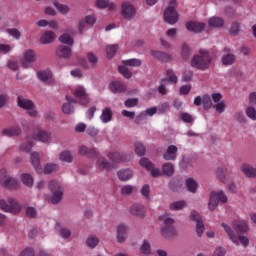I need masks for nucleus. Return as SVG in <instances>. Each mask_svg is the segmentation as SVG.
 <instances>
[{"label":"nucleus","instance_id":"f257e3e1","mask_svg":"<svg viewBox=\"0 0 256 256\" xmlns=\"http://www.w3.org/2000/svg\"><path fill=\"white\" fill-rule=\"evenodd\" d=\"M178 6L179 2L177 0H167V5L163 10L164 23H167L168 25H177V23H179Z\"/></svg>","mask_w":256,"mask_h":256},{"label":"nucleus","instance_id":"f03ea898","mask_svg":"<svg viewBox=\"0 0 256 256\" xmlns=\"http://www.w3.org/2000/svg\"><path fill=\"white\" fill-rule=\"evenodd\" d=\"M221 227L222 229H224V232L226 233L229 241H231L233 245H235L236 247L242 245L244 249H247V247H249V237L235 233L233 227L225 222L221 224Z\"/></svg>","mask_w":256,"mask_h":256},{"label":"nucleus","instance_id":"7ed1b4c3","mask_svg":"<svg viewBox=\"0 0 256 256\" xmlns=\"http://www.w3.org/2000/svg\"><path fill=\"white\" fill-rule=\"evenodd\" d=\"M48 189L51 193L50 203L52 205H59L61 201H63V195H65V188L63 187V183L59 180H50L48 182Z\"/></svg>","mask_w":256,"mask_h":256},{"label":"nucleus","instance_id":"20e7f679","mask_svg":"<svg viewBox=\"0 0 256 256\" xmlns=\"http://www.w3.org/2000/svg\"><path fill=\"white\" fill-rule=\"evenodd\" d=\"M200 55H195L191 60V67H195V69H199V71H207L209 69V65L213 61L211 55H209V51L205 49H201L199 51Z\"/></svg>","mask_w":256,"mask_h":256},{"label":"nucleus","instance_id":"39448f33","mask_svg":"<svg viewBox=\"0 0 256 256\" xmlns=\"http://www.w3.org/2000/svg\"><path fill=\"white\" fill-rule=\"evenodd\" d=\"M0 209L5 211V213H12V215H17L18 213H21L23 205L20 204L17 199L9 197L6 199H0Z\"/></svg>","mask_w":256,"mask_h":256},{"label":"nucleus","instance_id":"423d86ee","mask_svg":"<svg viewBox=\"0 0 256 256\" xmlns=\"http://www.w3.org/2000/svg\"><path fill=\"white\" fill-rule=\"evenodd\" d=\"M227 195L222 190L212 191L209 196L207 208L208 211H215L219 207V203H227Z\"/></svg>","mask_w":256,"mask_h":256},{"label":"nucleus","instance_id":"0eeeda50","mask_svg":"<svg viewBox=\"0 0 256 256\" xmlns=\"http://www.w3.org/2000/svg\"><path fill=\"white\" fill-rule=\"evenodd\" d=\"M120 15L124 21H133L137 17V7L129 1L122 2Z\"/></svg>","mask_w":256,"mask_h":256},{"label":"nucleus","instance_id":"6e6552de","mask_svg":"<svg viewBox=\"0 0 256 256\" xmlns=\"http://www.w3.org/2000/svg\"><path fill=\"white\" fill-rule=\"evenodd\" d=\"M73 96L75 97L77 103L80 105H89L91 99L89 98V92H87V88L84 85H76L73 89Z\"/></svg>","mask_w":256,"mask_h":256},{"label":"nucleus","instance_id":"1a4fd4ad","mask_svg":"<svg viewBox=\"0 0 256 256\" xmlns=\"http://www.w3.org/2000/svg\"><path fill=\"white\" fill-rule=\"evenodd\" d=\"M37 61V52L34 49L28 48L22 52L20 60L23 69H31V64Z\"/></svg>","mask_w":256,"mask_h":256},{"label":"nucleus","instance_id":"9d476101","mask_svg":"<svg viewBox=\"0 0 256 256\" xmlns=\"http://www.w3.org/2000/svg\"><path fill=\"white\" fill-rule=\"evenodd\" d=\"M17 103L21 109H24V111H26L29 117H37L38 112H37V108L35 107V103H33V101L23 96H19Z\"/></svg>","mask_w":256,"mask_h":256},{"label":"nucleus","instance_id":"9b49d317","mask_svg":"<svg viewBox=\"0 0 256 256\" xmlns=\"http://www.w3.org/2000/svg\"><path fill=\"white\" fill-rule=\"evenodd\" d=\"M75 35H77V30H75L73 26H70L58 37V41L62 43V45L73 47V45H75V38H73Z\"/></svg>","mask_w":256,"mask_h":256},{"label":"nucleus","instance_id":"f8f14e48","mask_svg":"<svg viewBox=\"0 0 256 256\" xmlns=\"http://www.w3.org/2000/svg\"><path fill=\"white\" fill-rule=\"evenodd\" d=\"M223 99V95L219 92H215L212 93V100L213 103H215L214 108L215 111H217L218 113H225V110L227 109V104L225 102V100H221Z\"/></svg>","mask_w":256,"mask_h":256},{"label":"nucleus","instance_id":"ddd939ff","mask_svg":"<svg viewBox=\"0 0 256 256\" xmlns=\"http://www.w3.org/2000/svg\"><path fill=\"white\" fill-rule=\"evenodd\" d=\"M2 177L0 179V185L2 187H7L8 189H13L19 185L17 178L10 177L5 170L1 171Z\"/></svg>","mask_w":256,"mask_h":256},{"label":"nucleus","instance_id":"4468645a","mask_svg":"<svg viewBox=\"0 0 256 256\" xmlns=\"http://www.w3.org/2000/svg\"><path fill=\"white\" fill-rule=\"evenodd\" d=\"M185 27L187 31H190L191 33H202V31H205L207 24L200 21L190 20L185 23Z\"/></svg>","mask_w":256,"mask_h":256},{"label":"nucleus","instance_id":"2eb2a0df","mask_svg":"<svg viewBox=\"0 0 256 256\" xmlns=\"http://www.w3.org/2000/svg\"><path fill=\"white\" fill-rule=\"evenodd\" d=\"M164 161H176L179 157V148L175 145H169L162 154Z\"/></svg>","mask_w":256,"mask_h":256},{"label":"nucleus","instance_id":"dca6fc26","mask_svg":"<svg viewBox=\"0 0 256 256\" xmlns=\"http://www.w3.org/2000/svg\"><path fill=\"white\" fill-rule=\"evenodd\" d=\"M65 100L67 101L62 105V112L65 113V115H71L72 113H75V104H77V99L73 98L71 95H66Z\"/></svg>","mask_w":256,"mask_h":256},{"label":"nucleus","instance_id":"f3484780","mask_svg":"<svg viewBox=\"0 0 256 256\" xmlns=\"http://www.w3.org/2000/svg\"><path fill=\"white\" fill-rule=\"evenodd\" d=\"M57 40V34L53 30H45L40 36L41 45H51Z\"/></svg>","mask_w":256,"mask_h":256},{"label":"nucleus","instance_id":"a211bd4d","mask_svg":"<svg viewBox=\"0 0 256 256\" xmlns=\"http://www.w3.org/2000/svg\"><path fill=\"white\" fill-rule=\"evenodd\" d=\"M59 171V164L55 162H48L38 170V175H53Z\"/></svg>","mask_w":256,"mask_h":256},{"label":"nucleus","instance_id":"6ab92c4d","mask_svg":"<svg viewBox=\"0 0 256 256\" xmlns=\"http://www.w3.org/2000/svg\"><path fill=\"white\" fill-rule=\"evenodd\" d=\"M108 89L111 93L119 94L125 93V91H127V86L119 80H113L109 83Z\"/></svg>","mask_w":256,"mask_h":256},{"label":"nucleus","instance_id":"aec40b11","mask_svg":"<svg viewBox=\"0 0 256 256\" xmlns=\"http://www.w3.org/2000/svg\"><path fill=\"white\" fill-rule=\"evenodd\" d=\"M127 231L129 227L126 224H120L116 228V241L118 243H125L127 241Z\"/></svg>","mask_w":256,"mask_h":256},{"label":"nucleus","instance_id":"412c9836","mask_svg":"<svg viewBox=\"0 0 256 256\" xmlns=\"http://www.w3.org/2000/svg\"><path fill=\"white\" fill-rule=\"evenodd\" d=\"M33 139L40 141V143H49L51 141V132L40 129L33 134Z\"/></svg>","mask_w":256,"mask_h":256},{"label":"nucleus","instance_id":"4be33fe9","mask_svg":"<svg viewBox=\"0 0 256 256\" xmlns=\"http://www.w3.org/2000/svg\"><path fill=\"white\" fill-rule=\"evenodd\" d=\"M36 77L42 83H51L53 81V71L51 69L39 70Z\"/></svg>","mask_w":256,"mask_h":256},{"label":"nucleus","instance_id":"5701e85b","mask_svg":"<svg viewBox=\"0 0 256 256\" xmlns=\"http://www.w3.org/2000/svg\"><path fill=\"white\" fill-rule=\"evenodd\" d=\"M185 187L189 193H192V195H195L197 191H199V183L195 178L188 177L184 181Z\"/></svg>","mask_w":256,"mask_h":256},{"label":"nucleus","instance_id":"b1692460","mask_svg":"<svg viewBox=\"0 0 256 256\" xmlns=\"http://www.w3.org/2000/svg\"><path fill=\"white\" fill-rule=\"evenodd\" d=\"M72 55V50L67 45H59L56 49V56L61 59H70Z\"/></svg>","mask_w":256,"mask_h":256},{"label":"nucleus","instance_id":"393cba45","mask_svg":"<svg viewBox=\"0 0 256 256\" xmlns=\"http://www.w3.org/2000/svg\"><path fill=\"white\" fill-rule=\"evenodd\" d=\"M240 170L245 175V177H249L251 179L256 178V168L251 166L250 164L243 163L240 166Z\"/></svg>","mask_w":256,"mask_h":256},{"label":"nucleus","instance_id":"a878e982","mask_svg":"<svg viewBox=\"0 0 256 256\" xmlns=\"http://www.w3.org/2000/svg\"><path fill=\"white\" fill-rule=\"evenodd\" d=\"M52 5L60 13V15H69L71 13V7L67 4L59 2V0H53Z\"/></svg>","mask_w":256,"mask_h":256},{"label":"nucleus","instance_id":"bb28decb","mask_svg":"<svg viewBox=\"0 0 256 256\" xmlns=\"http://www.w3.org/2000/svg\"><path fill=\"white\" fill-rule=\"evenodd\" d=\"M232 227L237 229L239 233H247L249 231V222L246 220H234L232 222Z\"/></svg>","mask_w":256,"mask_h":256},{"label":"nucleus","instance_id":"cd10ccee","mask_svg":"<svg viewBox=\"0 0 256 256\" xmlns=\"http://www.w3.org/2000/svg\"><path fill=\"white\" fill-rule=\"evenodd\" d=\"M100 121L104 124L111 123V121H113V110L111 107H105L102 109Z\"/></svg>","mask_w":256,"mask_h":256},{"label":"nucleus","instance_id":"c85d7f7f","mask_svg":"<svg viewBox=\"0 0 256 256\" xmlns=\"http://www.w3.org/2000/svg\"><path fill=\"white\" fill-rule=\"evenodd\" d=\"M30 163L32 167L34 168V171L36 173H39V169H41V156L39 155V152H32L30 154Z\"/></svg>","mask_w":256,"mask_h":256},{"label":"nucleus","instance_id":"c756f323","mask_svg":"<svg viewBox=\"0 0 256 256\" xmlns=\"http://www.w3.org/2000/svg\"><path fill=\"white\" fill-rule=\"evenodd\" d=\"M129 211L131 215H135L136 217H143V215H145V205L135 203L130 206Z\"/></svg>","mask_w":256,"mask_h":256},{"label":"nucleus","instance_id":"7c9ffc66","mask_svg":"<svg viewBox=\"0 0 256 256\" xmlns=\"http://www.w3.org/2000/svg\"><path fill=\"white\" fill-rule=\"evenodd\" d=\"M225 25V20L219 16H212L208 18V26L214 29H221Z\"/></svg>","mask_w":256,"mask_h":256},{"label":"nucleus","instance_id":"2f4dec72","mask_svg":"<svg viewBox=\"0 0 256 256\" xmlns=\"http://www.w3.org/2000/svg\"><path fill=\"white\" fill-rule=\"evenodd\" d=\"M134 172L132 169L125 168L118 171L117 176L120 181H129L133 179Z\"/></svg>","mask_w":256,"mask_h":256},{"label":"nucleus","instance_id":"473e14b6","mask_svg":"<svg viewBox=\"0 0 256 256\" xmlns=\"http://www.w3.org/2000/svg\"><path fill=\"white\" fill-rule=\"evenodd\" d=\"M165 83H170V85H177L179 83V77H177V73H175L172 69H168L166 71Z\"/></svg>","mask_w":256,"mask_h":256},{"label":"nucleus","instance_id":"72a5a7b5","mask_svg":"<svg viewBox=\"0 0 256 256\" xmlns=\"http://www.w3.org/2000/svg\"><path fill=\"white\" fill-rule=\"evenodd\" d=\"M162 175H166V177H173L175 175V165L170 162H166L162 165Z\"/></svg>","mask_w":256,"mask_h":256},{"label":"nucleus","instance_id":"f704fd0d","mask_svg":"<svg viewBox=\"0 0 256 256\" xmlns=\"http://www.w3.org/2000/svg\"><path fill=\"white\" fill-rule=\"evenodd\" d=\"M160 233L164 239H171V237L175 235V227L171 225H164L161 228Z\"/></svg>","mask_w":256,"mask_h":256},{"label":"nucleus","instance_id":"c9c22d12","mask_svg":"<svg viewBox=\"0 0 256 256\" xmlns=\"http://www.w3.org/2000/svg\"><path fill=\"white\" fill-rule=\"evenodd\" d=\"M20 181L25 185V187H33L35 183V179L33 178V175L29 173H22L20 175Z\"/></svg>","mask_w":256,"mask_h":256},{"label":"nucleus","instance_id":"e433bc0d","mask_svg":"<svg viewBox=\"0 0 256 256\" xmlns=\"http://www.w3.org/2000/svg\"><path fill=\"white\" fill-rule=\"evenodd\" d=\"M58 159L62 163H73V154L69 150L61 151L58 155Z\"/></svg>","mask_w":256,"mask_h":256},{"label":"nucleus","instance_id":"4c0bfd02","mask_svg":"<svg viewBox=\"0 0 256 256\" xmlns=\"http://www.w3.org/2000/svg\"><path fill=\"white\" fill-rule=\"evenodd\" d=\"M134 153L138 155V157H143L147 153V148L145 147V144L140 141H136L134 143Z\"/></svg>","mask_w":256,"mask_h":256},{"label":"nucleus","instance_id":"58836bf2","mask_svg":"<svg viewBox=\"0 0 256 256\" xmlns=\"http://www.w3.org/2000/svg\"><path fill=\"white\" fill-rule=\"evenodd\" d=\"M3 135H8V137H13V135H21V126L15 125L11 128H5L2 130Z\"/></svg>","mask_w":256,"mask_h":256},{"label":"nucleus","instance_id":"ea45409f","mask_svg":"<svg viewBox=\"0 0 256 256\" xmlns=\"http://www.w3.org/2000/svg\"><path fill=\"white\" fill-rule=\"evenodd\" d=\"M150 55L154 57V59H158L159 61H169L171 60V55L164 54L159 50H151Z\"/></svg>","mask_w":256,"mask_h":256},{"label":"nucleus","instance_id":"a19ab883","mask_svg":"<svg viewBox=\"0 0 256 256\" xmlns=\"http://www.w3.org/2000/svg\"><path fill=\"white\" fill-rule=\"evenodd\" d=\"M117 51H119V44H110L106 46L107 59H113V57L117 55Z\"/></svg>","mask_w":256,"mask_h":256},{"label":"nucleus","instance_id":"79ce46f5","mask_svg":"<svg viewBox=\"0 0 256 256\" xmlns=\"http://www.w3.org/2000/svg\"><path fill=\"white\" fill-rule=\"evenodd\" d=\"M140 253L142 255H151V242L147 239L142 240V243L140 245Z\"/></svg>","mask_w":256,"mask_h":256},{"label":"nucleus","instance_id":"37998d69","mask_svg":"<svg viewBox=\"0 0 256 256\" xmlns=\"http://www.w3.org/2000/svg\"><path fill=\"white\" fill-rule=\"evenodd\" d=\"M236 57L231 53H226L222 56L221 62L225 67H229V65H233L235 63Z\"/></svg>","mask_w":256,"mask_h":256},{"label":"nucleus","instance_id":"c03bdc74","mask_svg":"<svg viewBox=\"0 0 256 256\" xmlns=\"http://www.w3.org/2000/svg\"><path fill=\"white\" fill-rule=\"evenodd\" d=\"M158 109L157 107H151L148 108L144 111H142L139 115H138V119H145L146 117H153V115H155L157 113Z\"/></svg>","mask_w":256,"mask_h":256},{"label":"nucleus","instance_id":"a18cd8bd","mask_svg":"<svg viewBox=\"0 0 256 256\" xmlns=\"http://www.w3.org/2000/svg\"><path fill=\"white\" fill-rule=\"evenodd\" d=\"M140 194L142 195V197H144V199H146V201H150L151 186L149 184L142 185V187L140 188Z\"/></svg>","mask_w":256,"mask_h":256},{"label":"nucleus","instance_id":"49530a36","mask_svg":"<svg viewBox=\"0 0 256 256\" xmlns=\"http://www.w3.org/2000/svg\"><path fill=\"white\" fill-rule=\"evenodd\" d=\"M185 205H187V203L184 200L174 201L170 203L169 209L170 211H181V209H183Z\"/></svg>","mask_w":256,"mask_h":256},{"label":"nucleus","instance_id":"de8ad7c7","mask_svg":"<svg viewBox=\"0 0 256 256\" xmlns=\"http://www.w3.org/2000/svg\"><path fill=\"white\" fill-rule=\"evenodd\" d=\"M122 63L126 67H141V65L143 64V62L140 59H137V58L124 60Z\"/></svg>","mask_w":256,"mask_h":256},{"label":"nucleus","instance_id":"09e8293b","mask_svg":"<svg viewBox=\"0 0 256 256\" xmlns=\"http://www.w3.org/2000/svg\"><path fill=\"white\" fill-rule=\"evenodd\" d=\"M78 151L80 155H97V153H99L97 148L89 149L87 146H80Z\"/></svg>","mask_w":256,"mask_h":256},{"label":"nucleus","instance_id":"8fccbe9b","mask_svg":"<svg viewBox=\"0 0 256 256\" xmlns=\"http://www.w3.org/2000/svg\"><path fill=\"white\" fill-rule=\"evenodd\" d=\"M99 237L97 236H90L86 239V245L89 247V249H95L97 245H99Z\"/></svg>","mask_w":256,"mask_h":256},{"label":"nucleus","instance_id":"3c124183","mask_svg":"<svg viewBox=\"0 0 256 256\" xmlns=\"http://www.w3.org/2000/svg\"><path fill=\"white\" fill-rule=\"evenodd\" d=\"M138 164L143 169H146V171H149L151 167H153V162H151V160H149V158H146V157L140 158L138 161Z\"/></svg>","mask_w":256,"mask_h":256},{"label":"nucleus","instance_id":"603ef678","mask_svg":"<svg viewBox=\"0 0 256 256\" xmlns=\"http://www.w3.org/2000/svg\"><path fill=\"white\" fill-rule=\"evenodd\" d=\"M216 177L221 183H227V181H229V178L227 177V174L225 173V169H223V168H217Z\"/></svg>","mask_w":256,"mask_h":256},{"label":"nucleus","instance_id":"864d4df0","mask_svg":"<svg viewBox=\"0 0 256 256\" xmlns=\"http://www.w3.org/2000/svg\"><path fill=\"white\" fill-rule=\"evenodd\" d=\"M86 59L88 63H90L91 67H95V65L99 63V58H97V55H95L93 52H87Z\"/></svg>","mask_w":256,"mask_h":256},{"label":"nucleus","instance_id":"5fc2aeb1","mask_svg":"<svg viewBox=\"0 0 256 256\" xmlns=\"http://www.w3.org/2000/svg\"><path fill=\"white\" fill-rule=\"evenodd\" d=\"M181 81L183 83H189L193 81V71L191 70L182 71Z\"/></svg>","mask_w":256,"mask_h":256},{"label":"nucleus","instance_id":"6e6d98bb","mask_svg":"<svg viewBox=\"0 0 256 256\" xmlns=\"http://www.w3.org/2000/svg\"><path fill=\"white\" fill-rule=\"evenodd\" d=\"M202 105L204 109H211V107H213V97L209 95H204L202 98Z\"/></svg>","mask_w":256,"mask_h":256},{"label":"nucleus","instance_id":"4d7b16f0","mask_svg":"<svg viewBox=\"0 0 256 256\" xmlns=\"http://www.w3.org/2000/svg\"><path fill=\"white\" fill-rule=\"evenodd\" d=\"M85 29H87V22H85V20H79L75 29L76 34L83 35Z\"/></svg>","mask_w":256,"mask_h":256},{"label":"nucleus","instance_id":"13d9d810","mask_svg":"<svg viewBox=\"0 0 256 256\" xmlns=\"http://www.w3.org/2000/svg\"><path fill=\"white\" fill-rule=\"evenodd\" d=\"M189 219L190 221H194L195 223H201L203 221L201 214L196 210H192L190 212Z\"/></svg>","mask_w":256,"mask_h":256},{"label":"nucleus","instance_id":"bf43d9fd","mask_svg":"<svg viewBox=\"0 0 256 256\" xmlns=\"http://www.w3.org/2000/svg\"><path fill=\"white\" fill-rule=\"evenodd\" d=\"M6 33L10 35V37H13V39H16L17 41L21 39V31H19L17 28H9L6 30Z\"/></svg>","mask_w":256,"mask_h":256},{"label":"nucleus","instance_id":"052dcab7","mask_svg":"<svg viewBox=\"0 0 256 256\" xmlns=\"http://www.w3.org/2000/svg\"><path fill=\"white\" fill-rule=\"evenodd\" d=\"M125 107L127 109H133V107H137L139 105V99L138 98H128L124 102Z\"/></svg>","mask_w":256,"mask_h":256},{"label":"nucleus","instance_id":"680f3d73","mask_svg":"<svg viewBox=\"0 0 256 256\" xmlns=\"http://www.w3.org/2000/svg\"><path fill=\"white\" fill-rule=\"evenodd\" d=\"M58 235H60L62 239H69L71 237V230L67 227H60Z\"/></svg>","mask_w":256,"mask_h":256},{"label":"nucleus","instance_id":"e2e57ef3","mask_svg":"<svg viewBox=\"0 0 256 256\" xmlns=\"http://www.w3.org/2000/svg\"><path fill=\"white\" fill-rule=\"evenodd\" d=\"M245 113L249 119L252 121H256V109L253 106H247L245 109Z\"/></svg>","mask_w":256,"mask_h":256},{"label":"nucleus","instance_id":"0e129e2a","mask_svg":"<svg viewBox=\"0 0 256 256\" xmlns=\"http://www.w3.org/2000/svg\"><path fill=\"white\" fill-rule=\"evenodd\" d=\"M118 71L121 75L125 77V79H131L132 73L129 71V68L125 66L124 64L122 66H119Z\"/></svg>","mask_w":256,"mask_h":256},{"label":"nucleus","instance_id":"69168bd1","mask_svg":"<svg viewBox=\"0 0 256 256\" xmlns=\"http://www.w3.org/2000/svg\"><path fill=\"white\" fill-rule=\"evenodd\" d=\"M241 25L237 22H233L231 24V27H230V30H229V33L230 35H233L234 37L239 35V32L241 31Z\"/></svg>","mask_w":256,"mask_h":256},{"label":"nucleus","instance_id":"338daca9","mask_svg":"<svg viewBox=\"0 0 256 256\" xmlns=\"http://www.w3.org/2000/svg\"><path fill=\"white\" fill-rule=\"evenodd\" d=\"M159 221H162L165 225H173L175 223V219L171 218L167 214H162L158 217Z\"/></svg>","mask_w":256,"mask_h":256},{"label":"nucleus","instance_id":"774afa93","mask_svg":"<svg viewBox=\"0 0 256 256\" xmlns=\"http://www.w3.org/2000/svg\"><path fill=\"white\" fill-rule=\"evenodd\" d=\"M19 149L25 153H30L31 149H33V142L26 141L19 146Z\"/></svg>","mask_w":256,"mask_h":256}]
</instances>
